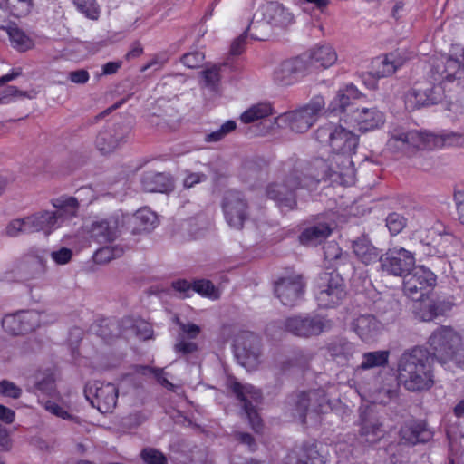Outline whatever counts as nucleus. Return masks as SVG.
I'll return each instance as SVG.
<instances>
[{
	"mask_svg": "<svg viewBox=\"0 0 464 464\" xmlns=\"http://www.w3.org/2000/svg\"><path fill=\"white\" fill-rule=\"evenodd\" d=\"M237 128L235 121L229 120L223 123L220 128L206 135V142H218L221 140L226 135L232 132Z\"/></svg>",
	"mask_w": 464,
	"mask_h": 464,
	"instance_id": "53",
	"label": "nucleus"
},
{
	"mask_svg": "<svg viewBox=\"0 0 464 464\" xmlns=\"http://www.w3.org/2000/svg\"><path fill=\"white\" fill-rule=\"evenodd\" d=\"M306 62L301 55L282 62L274 71L273 79L282 86L293 84L299 77L308 74Z\"/></svg>",
	"mask_w": 464,
	"mask_h": 464,
	"instance_id": "19",
	"label": "nucleus"
},
{
	"mask_svg": "<svg viewBox=\"0 0 464 464\" xmlns=\"http://www.w3.org/2000/svg\"><path fill=\"white\" fill-rule=\"evenodd\" d=\"M428 344L432 351V360L449 368L450 364L464 368V342L451 327H439L430 336Z\"/></svg>",
	"mask_w": 464,
	"mask_h": 464,
	"instance_id": "3",
	"label": "nucleus"
},
{
	"mask_svg": "<svg viewBox=\"0 0 464 464\" xmlns=\"http://www.w3.org/2000/svg\"><path fill=\"white\" fill-rule=\"evenodd\" d=\"M380 263L383 271L403 277L415 266V257L411 251L403 247H394L381 256Z\"/></svg>",
	"mask_w": 464,
	"mask_h": 464,
	"instance_id": "16",
	"label": "nucleus"
},
{
	"mask_svg": "<svg viewBox=\"0 0 464 464\" xmlns=\"http://www.w3.org/2000/svg\"><path fill=\"white\" fill-rule=\"evenodd\" d=\"M331 266L335 268V273H339L340 275L349 276L353 273V266L347 253L343 254L341 257L335 260Z\"/></svg>",
	"mask_w": 464,
	"mask_h": 464,
	"instance_id": "59",
	"label": "nucleus"
},
{
	"mask_svg": "<svg viewBox=\"0 0 464 464\" xmlns=\"http://www.w3.org/2000/svg\"><path fill=\"white\" fill-rule=\"evenodd\" d=\"M34 92H27L18 90L15 86H8L5 88L2 94H0L1 103H7L11 101L12 97H27L29 99L34 98Z\"/></svg>",
	"mask_w": 464,
	"mask_h": 464,
	"instance_id": "63",
	"label": "nucleus"
},
{
	"mask_svg": "<svg viewBox=\"0 0 464 464\" xmlns=\"http://www.w3.org/2000/svg\"><path fill=\"white\" fill-rule=\"evenodd\" d=\"M359 91L353 85H348L337 92L335 97L330 103L332 111L345 112L352 104V101L359 97Z\"/></svg>",
	"mask_w": 464,
	"mask_h": 464,
	"instance_id": "38",
	"label": "nucleus"
},
{
	"mask_svg": "<svg viewBox=\"0 0 464 464\" xmlns=\"http://www.w3.org/2000/svg\"><path fill=\"white\" fill-rule=\"evenodd\" d=\"M18 270L26 279L41 277L46 272L45 260L42 256L27 254L19 262Z\"/></svg>",
	"mask_w": 464,
	"mask_h": 464,
	"instance_id": "28",
	"label": "nucleus"
},
{
	"mask_svg": "<svg viewBox=\"0 0 464 464\" xmlns=\"http://www.w3.org/2000/svg\"><path fill=\"white\" fill-rule=\"evenodd\" d=\"M124 221V214L117 212L105 218L93 221L86 231L91 238L100 244L111 243L126 230Z\"/></svg>",
	"mask_w": 464,
	"mask_h": 464,
	"instance_id": "10",
	"label": "nucleus"
},
{
	"mask_svg": "<svg viewBox=\"0 0 464 464\" xmlns=\"http://www.w3.org/2000/svg\"><path fill=\"white\" fill-rule=\"evenodd\" d=\"M229 388L242 403L243 411L253 430L258 431L262 426V420L259 417L254 403H258L262 398L260 390L251 384H242L236 379L229 382Z\"/></svg>",
	"mask_w": 464,
	"mask_h": 464,
	"instance_id": "9",
	"label": "nucleus"
},
{
	"mask_svg": "<svg viewBox=\"0 0 464 464\" xmlns=\"http://www.w3.org/2000/svg\"><path fill=\"white\" fill-rule=\"evenodd\" d=\"M304 282L301 276L280 278L275 285V293L285 306H294L303 297Z\"/></svg>",
	"mask_w": 464,
	"mask_h": 464,
	"instance_id": "20",
	"label": "nucleus"
},
{
	"mask_svg": "<svg viewBox=\"0 0 464 464\" xmlns=\"http://www.w3.org/2000/svg\"><path fill=\"white\" fill-rule=\"evenodd\" d=\"M144 190L166 193L173 189L171 179L164 173H147L141 179Z\"/></svg>",
	"mask_w": 464,
	"mask_h": 464,
	"instance_id": "33",
	"label": "nucleus"
},
{
	"mask_svg": "<svg viewBox=\"0 0 464 464\" xmlns=\"http://www.w3.org/2000/svg\"><path fill=\"white\" fill-rule=\"evenodd\" d=\"M390 352L380 350L365 353L362 355V361L358 366V370H370L376 367H383L388 364Z\"/></svg>",
	"mask_w": 464,
	"mask_h": 464,
	"instance_id": "41",
	"label": "nucleus"
},
{
	"mask_svg": "<svg viewBox=\"0 0 464 464\" xmlns=\"http://www.w3.org/2000/svg\"><path fill=\"white\" fill-rule=\"evenodd\" d=\"M0 395L18 399L22 395V389L8 380H3L0 382Z\"/></svg>",
	"mask_w": 464,
	"mask_h": 464,
	"instance_id": "62",
	"label": "nucleus"
},
{
	"mask_svg": "<svg viewBox=\"0 0 464 464\" xmlns=\"http://www.w3.org/2000/svg\"><path fill=\"white\" fill-rule=\"evenodd\" d=\"M353 117L358 129L362 131L373 130L384 124L385 119L376 107L357 109Z\"/></svg>",
	"mask_w": 464,
	"mask_h": 464,
	"instance_id": "27",
	"label": "nucleus"
},
{
	"mask_svg": "<svg viewBox=\"0 0 464 464\" xmlns=\"http://www.w3.org/2000/svg\"><path fill=\"white\" fill-rule=\"evenodd\" d=\"M221 207L227 223L233 228L241 229L249 216V205L245 196L237 190H227Z\"/></svg>",
	"mask_w": 464,
	"mask_h": 464,
	"instance_id": "11",
	"label": "nucleus"
},
{
	"mask_svg": "<svg viewBox=\"0 0 464 464\" xmlns=\"http://www.w3.org/2000/svg\"><path fill=\"white\" fill-rule=\"evenodd\" d=\"M124 248L121 246H107L99 248L93 255L96 263H107L123 255Z\"/></svg>",
	"mask_w": 464,
	"mask_h": 464,
	"instance_id": "50",
	"label": "nucleus"
},
{
	"mask_svg": "<svg viewBox=\"0 0 464 464\" xmlns=\"http://www.w3.org/2000/svg\"><path fill=\"white\" fill-rule=\"evenodd\" d=\"M403 278V292L412 300H420L436 283V276L424 266H414Z\"/></svg>",
	"mask_w": 464,
	"mask_h": 464,
	"instance_id": "14",
	"label": "nucleus"
},
{
	"mask_svg": "<svg viewBox=\"0 0 464 464\" xmlns=\"http://www.w3.org/2000/svg\"><path fill=\"white\" fill-rule=\"evenodd\" d=\"M265 25V23L259 24L258 22H251L246 30L239 35L237 39L233 41L230 46V54L231 55H239L243 53L244 47L246 44V34L248 31H252L251 37L255 40L263 41L265 38L262 35H258L254 33L255 30Z\"/></svg>",
	"mask_w": 464,
	"mask_h": 464,
	"instance_id": "42",
	"label": "nucleus"
},
{
	"mask_svg": "<svg viewBox=\"0 0 464 464\" xmlns=\"http://www.w3.org/2000/svg\"><path fill=\"white\" fill-rule=\"evenodd\" d=\"M308 392V403L310 411L322 412L324 407L328 404L326 392L324 389H314Z\"/></svg>",
	"mask_w": 464,
	"mask_h": 464,
	"instance_id": "48",
	"label": "nucleus"
},
{
	"mask_svg": "<svg viewBox=\"0 0 464 464\" xmlns=\"http://www.w3.org/2000/svg\"><path fill=\"white\" fill-rule=\"evenodd\" d=\"M380 328L379 322L371 314L360 315L353 322V329L364 342L374 340L380 332Z\"/></svg>",
	"mask_w": 464,
	"mask_h": 464,
	"instance_id": "31",
	"label": "nucleus"
},
{
	"mask_svg": "<svg viewBox=\"0 0 464 464\" xmlns=\"http://www.w3.org/2000/svg\"><path fill=\"white\" fill-rule=\"evenodd\" d=\"M234 352L238 362L248 371L259 364L260 339L251 332H242L235 339Z\"/></svg>",
	"mask_w": 464,
	"mask_h": 464,
	"instance_id": "13",
	"label": "nucleus"
},
{
	"mask_svg": "<svg viewBox=\"0 0 464 464\" xmlns=\"http://www.w3.org/2000/svg\"><path fill=\"white\" fill-rule=\"evenodd\" d=\"M140 458L146 464H167V457L159 450L146 448L141 450Z\"/></svg>",
	"mask_w": 464,
	"mask_h": 464,
	"instance_id": "54",
	"label": "nucleus"
},
{
	"mask_svg": "<svg viewBox=\"0 0 464 464\" xmlns=\"http://www.w3.org/2000/svg\"><path fill=\"white\" fill-rule=\"evenodd\" d=\"M131 124L127 120L121 119L108 122L97 134L96 148L102 154H109L118 149L130 133Z\"/></svg>",
	"mask_w": 464,
	"mask_h": 464,
	"instance_id": "7",
	"label": "nucleus"
},
{
	"mask_svg": "<svg viewBox=\"0 0 464 464\" xmlns=\"http://www.w3.org/2000/svg\"><path fill=\"white\" fill-rule=\"evenodd\" d=\"M77 8L91 19H97L98 8L95 0H74Z\"/></svg>",
	"mask_w": 464,
	"mask_h": 464,
	"instance_id": "60",
	"label": "nucleus"
},
{
	"mask_svg": "<svg viewBox=\"0 0 464 464\" xmlns=\"http://www.w3.org/2000/svg\"><path fill=\"white\" fill-rule=\"evenodd\" d=\"M125 227L132 235H140L153 230L159 224L158 216L150 208H142L132 216L124 214Z\"/></svg>",
	"mask_w": 464,
	"mask_h": 464,
	"instance_id": "23",
	"label": "nucleus"
},
{
	"mask_svg": "<svg viewBox=\"0 0 464 464\" xmlns=\"http://www.w3.org/2000/svg\"><path fill=\"white\" fill-rule=\"evenodd\" d=\"M430 78L441 85L444 81L464 80V65L458 59L447 58L446 61H437L430 70Z\"/></svg>",
	"mask_w": 464,
	"mask_h": 464,
	"instance_id": "22",
	"label": "nucleus"
},
{
	"mask_svg": "<svg viewBox=\"0 0 464 464\" xmlns=\"http://www.w3.org/2000/svg\"><path fill=\"white\" fill-rule=\"evenodd\" d=\"M39 325L40 314L34 310L8 314L2 320L3 328L14 335L31 333Z\"/></svg>",
	"mask_w": 464,
	"mask_h": 464,
	"instance_id": "18",
	"label": "nucleus"
},
{
	"mask_svg": "<svg viewBox=\"0 0 464 464\" xmlns=\"http://www.w3.org/2000/svg\"><path fill=\"white\" fill-rule=\"evenodd\" d=\"M264 19L267 24L286 27L293 23V14L282 5L271 2L265 6Z\"/></svg>",
	"mask_w": 464,
	"mask_h": 464,
	"instance_id": "30",
	"label": "nucleus"
},
{
	"mask_svg": "<svg viewBox=\"0 0 464 464\" xmlns=\"http://www.w3.org/2000/svg\"><path fill=\"white\" fill-rule=\"evenodd\" d=\"M359 434L365 441L375 443L384 435L382 424L373 418H362Z\"/></svg>",
	"mask_w": 464,
	"mask_h": 464,
	"instance_id": "39",
	"label": "nucleus"
},
{
	"mask_svg": "<svg viewBox=\"0 0 464 464\" xmlns=\"http://www.w3.org/2000/svg\"><path fill=\"white\" fill-rule=\"evenodd\" d=\"M433 438V431L425 421H413L401 427L400 442L408 445L426 443Z\"/></svg>",
	"mask_w": 464,
	"mask_h": 464,
	"instance_id": "25",
	"label": "nucleus"
},
{
	"mask_svg": "<svg viewBox=\"0 0 464 464\" xmlns=\"http://www.w3.org/2000/svg\"><path fill=\"white\" fill-rule=\"evenodd\" d=\"M332 232L325 223H320L304 229L299 236V241L303 245L316 246L322 243Z\"/></svg>",
	"mask_w": 464,
	"mask_h": 464,
	"instance_id": "37",
	"label": "nucleus"
},
{
	"mask_svg": "<svg viewBox=\"0 0 464 464\" xmlns=\"http://www.w3.org/2000/svg\"><path fill=\"white\" fill-rule=\"evenodd\" d=\"M303 399H308V392H301L296 395V398L294 401L295 411V415L298 417L302 423H305L306 415L310 410L308 400Z\"/></svg>",
	"mask_w": 464,
	"mask_h": 464,
	"instance_id": "52",
	"label": "nucleus"
},
{
	"mask_svg": "<svg viewBox=\"0 0 464 464\" xmlns=\"http://www.w3.org/2000/svg\"><path fill=\"white\" fill-rule=\"evenodd\" d=\"M285 331L299 337H310L320 334L324 329V323L319 317L292 316L283 323Z\"/></svg>",
	"mask_w": 464,
	"mask_h": 464,
	"instance_id": "21",
	"label": "nucleus"
},
{
	"mask_svg": "<svg viewBox=\"0 0 464 464\" xmlns=\"http://www.w3.org/2000/svg\"><path fill=\"white\" fill-rule=\"evenodd\" d=\"M444 95L442 85L431 81L416 82L404 97L405 107L408 111H413L421 107L440 102Z\"/></svg>",
	"mask_w": 464,
	"mask_h": 464,
	"instance_id": "6",
	"label": "nucleus"
},
{
	"mask_svg": "<svg viewBox=\"0 0 464 464\" xmlns=\"http://www.w3.org/2000/svg\"><path fill=\"white\" fill-rule=\"evenodd\" d=\"M432 356L422 346L408 349L400 356L397 364L398 382L409 392H422L434 384Z\"/></svg>",
	"mask_w": 464,
	"mask_h": 464,
	"instance_id": "2",
	"label": "nucleus"
},
{
	"mask_svg": "<svg viewBox=\"0 0 464 464\" xmlns=\"http://www.w3.org/2000/svg\"><path fill=\"white\" fill-rule=\"evenodd\" d=\"M118 394L116 385L110 382H95L92 384H87L84 388L86 399L102 413L112 411L117 404Z\"/></svg>",
	"mask_w": 464,
	"mask_h": 464,
	"instance_id": "15",
	"label": "nucleus"
},
{
	"mask_svg": "<svg viewBox=\"0 0 464 464\" xmlns=\"http://www.w3.org/2000/svg\"><path fill=\"white\" fill-rule=\"evenodd\" d=\"M205 55L201 52H192L181 57L182 63L188 68H198L203 63Z\"/></svg>",
	"mask_w": 464,
	"mask_h": 464,
	"instance_id": "64",
	"label": "nucleus"
},
{
	"mask_svg": "<svg viewBox=\"0 0 464 464\" xmlns=\"http://www.w3.org/2000/svg\"><path fill=\"white\" fill-rule=\"evenodd\" d=\"M132 322H131L130 319H123L121 323H119V322H110L107 324V327L109 328L111 334H105V329L102 328V336L104 338L107 339V342H111V341L114 340L115 338H118L121 335L125 334V331H122L121 329V325L130 324Z\"/></svg>",
	"mask_w": 464,
	"mask_h": 464,
	"instance_id": "58",
	"label": "nucleus"
},
{
	"mask_svg": "<svg viewBox=\"0 0 464 464\" xmlns=\"http://www.w3.org/2000/svg\"><path fill=\"white\" fill-rule=\"evenodd\" d=\"M329 353L334 358L349 360L355 353V346L346 340H338L329 345Z\"/></svg>",
	"mask_w": 464,
	"mask_h": 464,
	"instance_id": "45",
	"label": "nucleus"
},
{
	"mask_svg": "<svg viewBox=\"0 0 464 464\" xmlns=\"http://www.w3.org/2000/svg\"><path fill=\"white\" fill-rule=\"evenodd\" d=\"M388 147L394 151H402L407 154L416 150H427L426 131L394 130L388 140Z\"/></svg>",
	"mask_w": 464,
	"mask_h": 464,
	"instance_id": "17",
	"label": "nucleus"
},
{
	"mask_svg": "<svg viewBox=\"0 0 464 464\" xmlns=\"http://www.w3.org/2000/svg\"><path fill=\"white\" fill-rule=\"evenodd\" d=\"M8 35L14 48L25 52L34 46V42L18 27H9Z\"/></svg>",
	"mask_w": 464,
	"mask_h": 464,
	"instance_id": "44",
	"label": "nucleus"
},
{
	"mask_svg": "<svg viewBox=\"0 0 464 464\" xmlns=\"http://www.w3.org/2000/svg\"><path fill=\"white\" fill-rule=\"evenodd\" d=\"M299 188H304L301 178L290 169L282 183H273L267 187L266 194L282 210L289 211L296 206L295 192Z\"/></svg>",
	"mask_w": 464,
	"mask_h": 464,
	"instance_id": "8",
	"label": "nucleus"
},
{
	"mask_svg": "<svg viewBox=\"0 0 464 464\" xmlns=\"http://www.w3.org/2000/svg\"><path fill=\"white\" fill-rule=\"evenodd\" d=\"M32 230L34 232L44 231L49 235L52 231L60 227V225L53 211L44 210L30 216Z\"/></svg>",
	"mask_w": 464,
	"mask_h": 464,
	"instance_id": "34",
	"label": "nucleus"
},
{
	"mask_svg": "<svg viewBox=\"0 0 464 464\" xmlns=\"http://www.w3.org/2000/svg\"><path fill=\"white\" fill-rule=\"evenodd\" d=\"M30 221V216L23 218L13 219L7 224L5 227V234L8 237H15L20 234L33 233L32 226L29 224L31 223Z\"/></svg>",
	"mask_w": 464,
	"mask_h": 464,
	"instance_id": "46",
	"label": "nucleus"
},
{
	"mask_svg": "<svg viewBox=\"0 0 464 464\" xmlns=\"http://www.w3.org/2000/svg\"><path fill=\"white\" fill-rule=\"evenodd\" d=\"M344 254L338 244L334 241L328 242L324 246V256L326 262L332 265L335 260L339 259Z\"/></svg>",
	"mask_w": 464,
	"mask_h": 464,
	"instance_id": "61",
	"label": "nucleus"
},
{
	"mask_svg": "<svg viewBox=\"0 0 464 464\" xmlns=\"http://www.w3.org/2000/svg\"><path fill=\"white\" fill-rule=\"evenodd\" d=\"M320 281L316 295L318 305L324 308L337 305L346 295L342 276L339 273L324 272L321 275Z\"/></svg>",
	"mask_w": 464,
	"mask_h": 464,
	"instance_id": "12",
	"label": "nucleus"
},
{
	"mask_svg": "<svg viewBox=\"0 0 464 464\" xmlns=\"http://www.w3.org/2000/svg\"><path fill=\"white\" fill-rule=\"evenodd\" d=\"M272 114V107L268 103H258L251 106L240 116L242 122L252 123L256 121L262 120Z\"/></svg>",
	"mask_w": 464,
	"mask_h": 464,
	"instance_id": "43",
	"label": "nucleus"
},
{
	"mask_svg": "<svg viewBox=\"0 0 464 464\" xmlns=\"http://www.w3.org/2000/svg\"><path fill=\"white\" fill-rule=\"evenodd\" d=\"M314 138L331 149L334 162L341 167L340 175L344 182H354L355 169L351 157L356 152L359 136L340 124L328 122L314 131Z\"/></svg>",
	"mask_w": 464,
	"mask_h": 464,
	"instance_id": "1",
	"label": "nucleus"
},
{
	"mask_svg": "<svg viewBox=\"0 0 464 464\" xmlns=\"http://www.w3.org/2000/svg\"><path fill=\"white\" fill-rule=\"evenodd\" d=\"M174 351L184 356L193 354L198 351V345L192 340H186L184 336H178L174 344Z\"/></svg>",
	"mask_w": 464,
	"mask_h": 464,
	"instance_id": "56",
	"label": "nucleus"
},
{
	"mask_svg": "<svg viewBox=\"0 0 464 464\" xmlns=\"http://www.w3.org/2000/svg\"><path fill=\"white\" fill-rule=\"evenodd\" d=\"M407 219L401 214L392 212L386 218V227L393 236L398 235L405 227Z\"/></svg>",
	"mask_w": 464,
	"mask_h": 464,
	"instance_id": "55",
	"label": "nucleus"
},
{
	"mask_svg": "<svg viewBox=\"0 0 464 464\" xmlns=\"http://www.w3.org/2000/svg\"><path fill=\"white\" fill-rule=\"evenodd\" d=\"M400 396V382L392 386H383L376 391L375 401L386 405L392 401H396Z\"/></svg>",
	"mask_w": 464,
	"mask_h": 464,
	"instance_id": "49",
	"label": "nucleus"
},
{
	"mask_svg": "<svg viewBox=\"0 0 464 464\" xmlns=\"http://www.w3.org/2000/svg\"><path fill=\"white\" fill-rule=\"evenodd\" d=\"M301 56L306 62L309 73L318 67L328 68L337 61V53L330 44L317 45Z\"/></svg>",
	"mask_w": 464,
	"mask_h": 464,
	"instance_id": "24",
	"label": "nucleus"
},
{
	"mask_svg": "<svg viewBox=\"0 0 464 464\" xmlns=\"http://www.w3.org/2000/svg\"><path fill=\"white\" fill-rule=\"evenodd\" d=\"M192 289L198 294L212 299H218L219 294L214 284L207 279L195 280L192 285Z\"/></svg>",
	"mask_w": 464,
	"mask_h": 464,
	"instance_id": "51",
	"label": "nucleus"
},
{
	"mask_svg": "<svg viewBox=\"0 0 464 464\" xmlns=\"http://www.w3.org/2000/svg\"><path fill=\"white\" fill-rule=\"evenodd\" d=\"M51 204L55 208L53 212L60 227L78 217L80 202L75 197L63 195L52 199Z\"/></svg>",
	"mask_w": 464,
	"mask_h": 464,
	"instance_id": "26",
	"label": "nucleus"
},
{
	"mask_svg": "<svg viewBox=\"0 0 464 464\" xmlns=\"http://www.w3.org/2000/svg\"><path fill=\"white\" fill-rule=\"evenodd\" d=\"M175 323L179 326L180 331H181L178 334V336H184V339H186V340L196 339L201 332V329L198 325H197L193 323L185 324V323L181 322L179 319V317L175 318Z\"/></svg>",
	"mask_w": 464,
	"mask_h": 464,
	"instance_id": "57",
	"label": "nucleus"
},
{
	"mask_svg": "<svg viewBox=\"0 0 464 464\" xmlns=\"http://www.w3.org/2000/svg\"><path fill=\"white\" fill-rule=\"evenodd\" d=\"M326 457L322 454L316 444L305 445L300 454L289 453L285 464H325Z\"/></svg>",
	"mask_w": 464,
	"mask_h": 464,
	"instance_id": "29",
	"label": "nucleus"
},
{
	"mask_svg": "<svg viewBox=\"0 0 464 464\" xmlns=\"http://www.w3.org/2000/svg\"><path fill=\"white\" fill-rule=\"evenodd\" d=\"M325 107L322 95L314 96L307 103L284 113L281 118L296 133L308 131L319 120Z\"/></svg>",
	"mask_w": 464,
	"mask_h": 464,
	"instance_id": "5",
	"label": "nucleus"
},
{
	"mask_svg": "<svg viewBox=\"0 0 464 464\" xmlns=\"http://www.w3.org/2000/svg\"><path fill=\"white\" fill-rule=\"evenodd\" d=\"M295 175L301 178L304 188L314 189L323 180H330L333 184L349 186L353 182H344L341 174V167L335 165L334 157L327 160L316 158L312 161L297 160L291 169Z\"/></svg>",
	"mask_w": 464,
	"mask_h": 464,
	"instance_id": "4",
	"label": "nucleus"
},
{
	"mask_svg": "<svg viewBox=\"0 0 464 464\" xmlns=\"http://www.w3.org/2000/svg\"><path fill=\"white\" fill-rule=\"evenodd\" d=\"M463 135L454 131H443L440 134L426 131L427 150H434L443 146H454L462 142Z\"/></svg>",
	"mask_w": 464,
	"mask_h": 464,
	"instance_id": "36",
	"label": "nucleus"
},
{
	"mask_svg": "<svg viewBox=\"0 0 464 464\" xmlns=\"http://www.w3.org/2000/svg\"><path fill=\"white\" fill-rule=\"evenodd\" d=\"M414 306V314L421 321L430 322L444 314V304L441 302L423 297Z\"/></svg>",
	"mask_w": 464,
	"mask_h": 464,
	"instance_id": "35",
	"label": "nucleus"
},
{
	"mask_svg": "<svg viewBox=\"0 0 464 464\" xmlns=\"http://www.w3.org/2000/svg\"><path fill=\"white\" fill-rule=\"evenodd\" d=\"M227 65V63H222L201 71L200 74L203 78L204 86L215 90L220 81V71L222 67Z\"/></svg>",
	"mask_w": 464,
	"mask_h": 464,
	"instance_id": "47",
	"label": "nucleus"
},
{
	"mask_svg": "<svg viewBox=\"0 0 464 464\" xmlns=\"http://www.w3.org/2000/svg\"><path fill=\"white\" fill-rule=\"evenodd\" d=\"M393 55H386L382 59H376L372 62L371 74L376 78L388 77L392 75L401 66V63L392 59Z\"/></svg>",
	"mask_w": 464,
	"mask_h": 464,
	"instance_id": "40",
	"label": "nucleus"
},
{
	"mask_svg": "<svg viewBox=\"0 0 464 464\" xmlns=\"http://www.w3.org/2000/svg\"><path fill=\"white\" fill-rule=\"evenodd\" d=\"M353 249L356 256L365 265L380 261L379 250L371 243L370 239L362 236L353 243Z\"/></svg>",
	"mask_w": 464,
	"mask_h": 464,
	"instance_id": "32",
	"label": "nucleus"
}]
</instances>
